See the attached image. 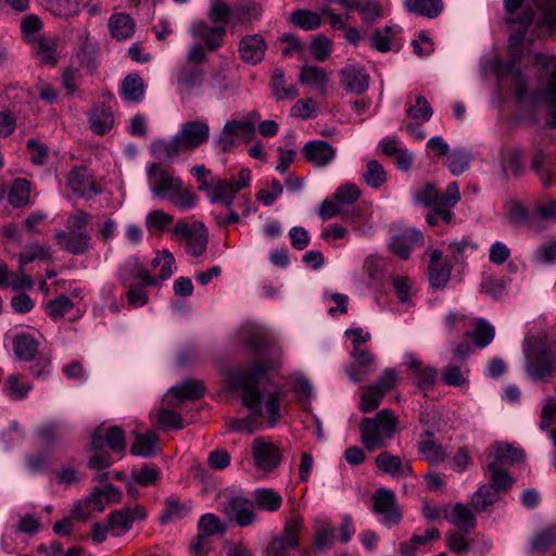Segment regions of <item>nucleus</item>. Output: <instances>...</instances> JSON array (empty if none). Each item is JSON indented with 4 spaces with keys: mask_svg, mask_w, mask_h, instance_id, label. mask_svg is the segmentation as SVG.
Masks as SVG:
<instances>
[{
    "mask_svg": "<svg viewBox=\"0 0 556 556\" xmlns=\"http://www.w3.org/2000/svg\"><path fill=\"white\" fill-rule=\"evenodd\" d=\"M408 368L416 378V384L421 390H427L433 386L438 371L433 367L425 366L413 355H408Z\"/></svg>",
    "mask_w": 556,
    "mask_h": 556,
    "instance_id": "29",
    "label": "nucleus"
},
{
    "mask_svg": "<svg viewBox=\"0 0 556 556\" xmlns=\"http://www.w3.org/2000/svg\"><path fill=\"white\" fill-rule=\"evenodd\" d=\"M188 513V508L177 500L167 498L165 501V507L160 516L162 525H166L173 520L185 517Z\"/></svg>",
    "mask_w": 556,
    "mask_h": 556,
    "instance_id": "53",
    "label": "nucleus"
},
{
    "mask_svg": "<svg viewBox=\"0 0 556 556\" xmlns=\"http://www.w3.org/2000/svg\"><path fill=\"white\" fill-rule=\"evenodd\" d=\"M498 491L491 484L480 486L471 497V504L477 511H484L498 500Z\"/></svg>",
    "mask_w": 556,
    "mask_h": 556,
    "instance_id": "41",
    "label": "nucleus"
},
{
    "mask_svg": "<svg viewBox=\"0 0 556 556\" xmlns=\"http://www.w3.org/2000/svg\"><path fill=\"white\" fill-rule=\"evenodd\" d=\"M245 345L255 355V362L249 368L229 374L228 380L233 389L240 390L242 404L257 415L262 414L261 381L269 371L279 367L277 352L270 339L264 332L253 330L244 338Z\"/></svg>",
    "mask_w": 556,
    "mask_h": 556,
    "instance_id": "1",
    "label": "nucleus"
},
{
    "mask_svg": "<svg viewBox=\"0 0 556 556\" xmlns=\"http://www.w3.org/2000/svg\"><path fill=\"white\" fill-rule=\"evenodd\" d=\"M525 453L509 443H498L495 446V460L493 463L515 465L523 462Z\"/></svg>",
    "mask_w": 556,
    "mask_h": 556,
    "instance_id": "43",
    "label": "nucleus"
},
{
    "mask_svg": "<svg viewBox=\"0 0 556 556\" xmlns=\"http://www.w3.org/2000/svg\"><path fill=\"white\" fill-rule=\"evenodd\" d=\"M109 28L114 38L125 40L134 35L135 22L128 14L117 13L110 17Z\"/></svg>",
    "mask_w": 556,
    "mask_h": 556,
    "instance_id": "35",
    "label": "nucleus"
},
{
    "mask_svg": "<svg viewBox=\"0 0 556 556\" xmlns=\"http://www.w3.org/2000/svg\"><path fill=\"white\" fill-rule=\"evenodd\" d=\"M422 235L416 229H408L391 238L390 249L401 258H407L415 245H421Z\"/></svg>",
    "mask_w": 556,
    "mask_h": 556,
    "instance_id": "27",
    "label": "nucleus"
},
{
    "mask_svg": "<svg viewBox=\"0 0 556 556\" xmlns=\"http://www.w3.org/2000/svg\"><path fill=\"white\" fill-rule=\"evenodd\" d=\"M232 14V10L224 0H213L207 17L214 25L226 27L230 23Z\"/></svg>",
    "mask_w": 556,
    "mask_h": 556,
    "instance_id": "46",
    "label": "nucleus"
},
{
    "mask_svg": "<svg viewBox=\"0 0 556 556\" xmlns=\"http://www.w3.org/2000/svg\"><path fill=\"white\" fill-rule=\"evenodd\" d=\"M252 502L254 507H257L260 510L275 513L281 507L282 497L273 489L260 488L254 490Z\"/></svg>",
    "mask_w": 556,
    "mask_h": 556,
    "instance_id": "32",
    "label": "nucleus"
},
{
    "mask_svg": "<svg viewBox=\"0 0 556 556\" xmlns=\"http://www.w3.org/2000/svg\"><path fill=\"white\" fill-rule=\"evenodd\" d=\"M89 126L97 135H104L114 127L112 109L105 104L94 106L89 113Z\"/></svg>",
    "mask_w": 556,
    "mask_h": 556,
    "instance_id": "28",
    "label": "nucleus"
},
{
    "mask_svg": "<svg viewBox=\"0 0 556 556\" xmlns=\"http://www.w3.org/2000/svg\"><path fill=\"white\" fill-rule=\"evenodd\" d=\"M267 45L260 34L249 35L241 38L239 42L240 59L247 64H258L265 56Z\"/></svg>",
    "mask_w": 556,
    "mask_h": 556,
    "instance_id": "21",
    "label": "nucleus"
},
{
    "mask_svg": "<svg viewBox=\"0 0 556 556\" xmlns=\"http://www.w3.org/2000/svg\"><path fill=\"white\" fill-rule=\"evenodd\" d=\"M417 448L421 457L429 464H440L447 458V454L441 444L434 440V433L426 430L420 434Z\"/></svg>",
    "mask_w": 556,
    "mask_h": 556,
    "instance_id": "25",
    "label": "nucleus"
},
{
    "mask_svg": "<svg viewBox=\"0 0 556 556\" xmlns=\"http://www.w3.org/2000/svg\"><path fill=\"white\" fill-rule=\"evenodd\" d=\"M150 191L159 199H169L182 187V180L172 175L160 163H151L147 169Z\"/></svg>",
    "mask_w": 556,
    "mask_h": 556,
    "instance_id": "8",
    "label": "nucleus"
},
{
    "mask_svg": "<svg viewBox=\"0 0 556 556\" xmlns=\"http://www.w3.org/2000/svg\"><path fill=\"white\" fill-rule=\"evenodd\" d=\"M67 186L74 194L80 198L89 199L102 192L86 167H74L70 170L67 174Z\"/></svg>",
    "mask_w": 556,
    "mask_h": 556,
    "instance_id": "16",
    "label": "nucleus"
},
{
    "mask_svg": "<svg viewBox=\"0 0 556 556\" xmlns=\"http://www.w3.org/2000/svg\"><path fill=\"white\" fill-rule=\"evenodd\" d=\"M348 10H355L365 22H374L382 17V9L378 1L367 0L361 2L359 0L351 1Z\"/></svg>",
    "mask_w": 556,
    "mask_h": 556,
    "instance_id": "44",
    "label": "nucleus"
},
{
    "mask_svg": "<svg viewBox=\"0 0 556 556\" xmlns=\"http://www.w3.org/2000/svg\"><path fill=\"white\" fill-rule=\"evenodd\" d=\"M147 510L142 505L125 506L121 509L113 510L108 520L111 530L121 529L123 532L128 531L135 521L144 520Z\"/></svg>",
    "mask_w": 556,
    "mask_h": 556,
    "instance_id": "18",
    "label": "nucleus"
},
{
    "mask_svg": "<svg viewBox=\"0 0 556 556\" xmlns=\"http://www.w3.org/2000/svg\"><path fill=\"white\" fill-rule=\"evenodd\" d=\"M105 445L115 453L124 452L126 447L124 430L117 426L98 427L91 434L90 447L92 451H101Z\"/></svg>",
    "mask_w": 556,
    "mask_h": 556,
    "instance_id": "13",
    "label": "nucleus"
},
{
    "mask_svg": "<svg viewBox=\"0 0 556 556\" xmlns=\"http://www.w3.org/2000/svg\"><path fill=\"white\" fill-rule=\"evenodd\" d=\"M173 215L167 214L162 210H153L147 215L146 226L149 231H165L168 229V226L173 223Z\"/></svg>",
    "mask_w": 556,
    "mask_h": 556,
    "instance_id": "55",
    "label": "nucleus"
},
{
    "mask_svg": "<svg viewBox=\"0 0 556 556\" xmlns=\"http://www.w3.org/2000/svg\"><path fill=\"white\" fill-rule=\"evenodd\" d=\"M506 218L513 225H521L526 222L532 223L529 220V212L526 206L517 200L509 201L506 206Z\"/></svg>",
    "mask_w": 556,
    "mask_h": 556,
    "instance_id": "58",
    "label": "nucleus"
},
{
    "mask_svg": "<svg viewBox=\"0 0 556 556\" xmlns=\"http://www.w3.org/2000/svg\"><path fill=\"white\" fill-rule=\"evenodd\" d=\"M72 300L66 295H60L56 299L48 301L46 313L54 320L63 318L73 308Z\"/></svg>",
    "mask_w": 556,
    "mask_h": 556,
    "instance_id": "50",
    "label": "nucleus"
},
{
    "mask_svg": "<svg viewBox=\"0 0 556 556\" xmlns=\"http://www.w3.org/2000/svg\"><path fill=\"white\" fill-rule=\"evenodd\" d=\"M31 389L33 386L30 383L22 381V375L20 374L9 375L3 384V392L13 401L26 399Z\"/></svg>",
    "mask_w": 556,
    "mask_h": 556,
    "instance_id": "38",
    "label": "nucleus"
},
{
    "mask_svg": "<svg viewBox=\"0 0 556 556\" xmlns=\"http://www.w3.org/2000/svg\"><path fill=\"white\" fill-rule=\"evenodd\" d=\"M446 519L464 532H468L476 527L475 514L467 505L462 503H457L453 506Z\"/></svg>",
    "mask_w": 556,
    "mask_h": 556,
    "instance_id": "36",
    "label": "nucleus"
},
{
    "mask_svg": "<svg viewBox=\"0 0 556 556\" xmlns=\"http://www.w3.org/2000/svg\"><path fill=\"white\" fill-rule=\"evenodd\" d=\"M176 207L181 211L192 208L197 205L198 197L190 187L182 185L179 191H176L168 199Z\"/></svg>",
    "mask_w": 556,
    "mask_h": 556,
    "instance_id": "57",
    "label": "nucleus"
},
{
    "mask_svg": "<svg viewBox=\"0 0 556 556\" xmlns=\"http://www.w3.org/2000/svg\"><path fill=\"white\" fill-rule=\"evenodd\" d=\"M556 545V523L548 525L533 533L530 540L531 553L544 554Z\"/></svg>",
    "mask_w": 556,
    "mask_h": 556,
    "instance_id": "31",
    "label": "nucleus"
},
{
    "mask_svg": "<svg viewBox=\"0 0 556 556\" xmlns=\"http://www.w3.org/2000/svg\"><path fill=\"white\" fill-rule=\"evenodd\" d=\"M309 51L316 61L324 62L332 51V41L319 34L312 40Z\"/></svg>",
    "mask_w": 556,
    "mask_h": 556,
    "instance_id": "56",
    "label": "nucleus"
},
{
    "mask_svg": "<svg viewBox=\"0 0 556 556\" xmlns=\"http://www.w3.org/2000/svg\"><path fill=\"white\" fill-rule=\"evenodd\" d=\"M401 458L392 455L390 452H382L376 457V465L379 470L395 476L401 469Z\"/></svg>",
    "mask_w": 556,
    "mask_h": 556,
    "instance_id": "62",
    "label": "nucleus"
},
{
    "mask_svg": "<svg viewBox=\"0 0 556 556\" xmlns=\"http://www.w3.org/2000/svg\"><path fill=\"white\" fill-rule=\"evenodd\" d=\"M39 345V341L28 332H17L12 337L13 353L23 362H31L38 354Z\"/></svg>",
    "mask_w": 556,
    "mask_h": 556,
    "instance_id": "26",
    "label": "nucleus"
},
{
    "mask_svg": "<svg viewBox=\"0 0 556 556\" xmlns=\"http://www.w3.org/2000/svg\"><path fill=\"white\" fill-rule=\"evenodd\" d=\"M429 283L434 289H443L451 277V267L447 265L429 266Z\"/></svg>",
    "mask_w": 556,
    "mask_h": 556,
    "instance_id": "60",
    "label": "nucleus"
},
{
    "mask_svg": "<svg viewBox=\"0 0 556 556\" xmlns=\"http://www.w3.org/2000/svg\"><path fill=\"white\" fill-rule=\"evenodd\" d=\"M251 448L254 465L258 470L270 472L280 465L282 459L281 447L269 439L255 438Z\"/></svg>",
    "mask_w": 556,
    "mask_h": 556,
    "instance_id": "10",
    "label": "nucleus"
},
{
    "mask_svg": "<svg viewBox=\"0 0 556 556\" xmlns=\"http://www.w3.org/2000/svg\"><path fill=\"white\" fill-rule=\"evenodd\" d=\"M299 79L302 84L315 86L321 92H325L326 86L329 81L326 71L314 65L302 66Z\"/></svg>",
    "mask_w": 556,
    "mask_h": 556,
    "instance_id": "39",
    "label": "nucleus"
},
{
    "mask_svg": "<svg viewBox=\"0 0 556 556\" xmlns=\"http://www.w3.org/2000/svg\"><path fill=\"white\" fill-rule=\"evenodd\" d=\"M157 440V435L153 432L137 434L131 446V454L143 457L153 456L155 454Z\"/></svg>",
    "mask_w": 556,
    "mask_h": 556,
    "instance_id": "45",
    "label": "nucleus"
},
{
    "mask_svg": "<svg viewBox=\"0 0 556 556\" xmlns=\"http://www.w3.org/2000/svg\"><path fill=\"white\" fill-rule=\"evenodd\" d=\"M397 427V420L391 409L380 410L375 418L366 417L359 424L364 446L372 452L384 446V439H391Z\"/></svg>",
    "mask_w": 556,
    "mask_h": 556,
    "instance_id": "2",
    "label": "nucleus"
},
{
    "mask_svg": "<svg viewBox=\"0 0 556 556\" xmlns=\"http://www.w3.org/2000/svg\"><path fill=\"white\" fill-rule=\"evenodd\" d=\"M157 421L164 430H179L185 427L181 414L168 408H162L159 412Z\"/></svg>",
    "mask_w": 556,
    "mask_h": 556,
    "instance_id": "59",
    "label": "nucleus"
},
{
    "mask_svg": "<svg viewBox=\"0 0 556 556\" xmlns=\"http://www.w3.org/2000/svg\"><path fill=\"white\" fill-rule=\"evenodd\" d=\"M30 182L25 178H16L9 192V202L14 207H23L29 203Z\"/></svg>",
    "mask_w": 556,
    "mask_h": 556,
    "instance_id": "42",
    "label": "nucleus"
},
{
    "mask_svg": "<svg viewBox=\"0 0 556 556\" xmlns=\"http://www.w3.org/2000/svg\"><path fill=\"white\" fill-rule=\"evenodd\" d=\"M526 371L534 380L549 379L556 376V357L542 341H534L525 349Z\"/></svg>",
    "mask_w": 556,
    "mask_h": 556,
    "instance_id": "3",
    "label": "nucleus"
},
{
    "mask_svg": "<svg viewBox=\"0 0 556 556\" xmlns=\"http://www.w3.org/2000/svg\"><path fill=\"white\" fill-rule=\"evenodd\" d=\"M173 233L186 241V251L189 255L199 257L206 251L208 233L201 222L189 225L185 220H179L175 225Z\"/></svg>",
    "mask_w": 556,
    "mask_h": 556,
    "instance_id": "7",
    "label": "nucleus"
},
{
    "mask_svg": "<svg viewBox=\"0 0 556 556\" xmlns=\"http://www.w3.org/2000/svg\"><path fill=\"white\" fill-rule=\"evenodd\" d=\"M372 511L380 515L381 521L387 526L397 525L402 518L394 493L383 488L378 489L372 495Z\"/></svg>",
    "mask_w": 556,
    "mask_h": 556,
    "instance_id": "12",
    "label": "nucleus"
},
{
    "mask_svg": "<svg viewBox=\"0 0 556 556\" xmlns=\"http://www.w3.org/2000/svg\"><path fill=\"white\" fill-rule=\"evenodd\" d=\"M383 397L381 392H378L376 388L369 386L361 395L359 409L363 413H370L379 406Z\"/></svg>",
    "mask_w": 556,
    "mask_h": 556,
    "instance_id": "64",
    "label": "nucleus"
},
{
    "mask_svg": "<svg viewBox=\"0 0 556 556\" xmlns=\"http://www.w3.org/2000/svg\"><path fill=\"white\" fill-rule=\"evenodd\" d=\"M289 21L304 30H315L321 25V17L318 13L304 9L293 11Z\"/></svg>",
    "mask_w": 556,
    "mask_h": 556,
    "instance_id": "40",
    "label": "nucleus"
},
{
    "mask_svg": "<svg viewBox=\"0 0 556 556\" xmlns=\"http://www.w3.org/2000/svg\"><path fill=\"white\" fill-rule=\"evenodd\" d=\"M351 358L353 362L345 368V372L353 382H361L371 370H375V356L370 351L353 349Z\"/></svg>",
    "mask_w": 556,
    "mask_h": 556,
    "instance_id": "19",
    "label": "nucleus"
},
{
    "mask_svg": "<svg viewBox=\"0 0 556 556\" xmlns=\"http://www.w3.org/2000/svg\"><path fill=\"white\" fill-rule=\"evenodd\" d=\"M122 97L129 102H140L144 94V84L139 74H128L122 81Z\"/></svg>",
    "mask_w": 556,
    "mask_h": 556,
    "instance_id": "37",
    "label": "nucleus"
},
{
    "mask_svg": "<svg viewBox=\"0 0 556 556\" xmlns=\"http://www.w3.org/2000/svg\"><path fill=\"white\" fill-rule=\"evenodd\" d=\"M406 114L412 119L421 118V121L427 122L431 118L433 111L430 103L424 96L416 97V104L409 105L406 109Z\"/></svg>",
    "mask_w": 556,
    "mask_h": 556,
    "instance_id": "61",
    "label": "nucleus"
},
{
    "mask_svg": "<svg viewBox=\"0 0 556 556\" xmlns=\"http://www.w3.org/2000/svg\"><path fill=\"white\" fill-rule=\"evenodd\" d=\"M220 511L227 520L236 522L239 527L252 526L256 520L254 503L239 494L227 496Z\"/></svg>",
    "mask_w": 556,
    "mask_h": 556,
    "instance_id": "9",
    "label": "nucleus"
},
{
    "mask_svg": "<svg viewBox=\"0 0 556 556\" xmlns=\"http://www.w3.org/2000/svg\"><path fill=\"white\" fill-rule=\"evenodd\" d=\"M223 128L224 134L242 137L245 141H251L255 136V128L243 119L227 121Z\"/></svg>",
    "mask_w": 556,
    "mask_h": 556,
    "instance_id": "51",
    "label": "nucleus"
},
{
    "mask_svg": "<svg viewBox=\"0 0 556 556\" xmlns=\"http://www.w3.org/2000/svg\"><path fill=\"white\" fill-rule=\"evenodd\" d=\"M204 81V68L200 64H182L177 72V91L184 97H190L201 88Z\"/></svg>",
    "mask_w": 556,
    "mask_h": 556,
    "instance_id": "15",
    "label": "nucleus"
},
{
    "mask_svg": "<svg viewBox=\"0 0 556 556\" xmlns=\"http://www.w3.org/2000/svg\"><path fill=\"white\" fill-rule=\"evenodd\" d=\"M152 154L161 161H172L185 152L177 136L170 140L156 139L151 143Z\"/></svg>",
    "mask_w": 556,
    "mask_h": 556,
    "instance_id": "33",
    "label": "nucleus"
},
{
    "mask_svg": "<svg viewBox=\"0 0 556 556\" xmlns=\"http://www.w3.org/2000/svg\"><path fill=\"white\" fill-rule=\"evenodd\" d=\"M251 181V170L242 168L236 180L232 176L227 180H216L215 192L211 195L212 203H223L228 211H233L232 205L236 194L248 188Z\"/></svg>",
    "mask_w": 556,
    "mask_h": 556,
    "instance_id": "11",
    "label": "nucleus"
},
{
    "mask_svg": "<svg viewBox=\"0 0 556 556\" xmlns=\"http://www.w3.org/2000/svg\"><path fill=\"white\" fill-rule=\"evenodd\" d=\"M210 127L207 123L201 121L186 122L177 138L185 152L193 151L208 140Z\"/></svg>",
    "mask_w": 556,
    "mask_h": 556,
    "instance_id": "14",
    "label": "nucleus"
},
{
    "mask_svg": "<svg viewBox=\"0 0 556 556\" xmlns=\"http://www.w3.org/2000/svg\"><path fill=\"white\" fill-rule=\"evenodd\" d=\"M403 5L408 12L427 18L438 17L443 10L442 0H404Z\"/></svg>",
    "mask_w": 556,
    "mask_h": 556,
    "instance_id": "30",
    "label": "nucleus"
},
{
    "mask_svg": "<svg viewBox=\"0 0 556 556\" xmlns=\"http://www.w3.org/2000/svg\"><path fill=\"white\" fill-rule=\"evenodd\" d=\"M488 471L490 472L491 485L494 486L498 492L507 491L511 488L514 480L497 463H490L488 465Z\"/></svg>",
    "mask_w": 556,
    "mask_h": 556,
    "instance_id": "47",
    "label": "nucleus"
},
{
    "mask_svg": "<svg viewBox=\"0 0 556 556\" xmlns=\"http://www.w3.org/2000/svg\"><path fill=\"white\" fill-rule=\"evenodd\" d=\"M525 29H517L509 36L508 49L511 60L503 66V73L511 76L516 100L523 102L528 97V83L517 63L521 56V49L526 36Z\"/></svg>",
    "mask_w": 556,
    "mask_h": 556,
    "instance_id": "4",
    "label": "nucleus"
},
{
    "mask_svg": "<svg viewBox=\"0 0 556 556\" xmlns=\"http://www.w3.org/2000/svg\"><path fill=\"white\" fill-rule=\"evenodd\" d=\"M287 396V392L275 386L271 392L267 393L264 402L265 412L267 414V422L269 427H275L282 417L281 402Z\"/></svg>",
    "mask_w": 556,
    "mask_h": 556,
    "instance_id": "34",
    "label": "nucleus"
},
{
    "mask_svg": "<svg viewBox=\"0 0 556 556\" xmlns=\"http://www.w3.org/2000/svg\"><path fill=\"white\" fill-rule=\"evenodd\" d=\"M340 85L350 93L362 94L369 86V75L354 65L339 71Z\"/></svg>",
    "mask_w": 556,
    "mask_h": 556,
    "instance_id": "24",
    "label": "nucleus"
},
{
    "mask_svg": "<svg viewBox=\"0 0 556 556\" xmlns=\"http://www.w3.org/2000/svg\"><path fill=\"white\" fill-rule=\"evenodd\" d=\"M198 528L205 536L214 534L223 535L227 530V527L214 514L203 515L198 522Z\"/></svg>",
    "mask_w": 556,
    "mask_h": 556,
    "instance_id": "52",
    "label": "nucleus"
},
{
    "mask_svg": "<svg viewBox=\"0 0 556 556\" xmlns=\"http://www.w3.org/2000/svg\"><path fill=\"white\" fill-rule=\"evenodd\" d=\"M58 244L73 255H80L90 249L91 237L87 231L60 230L55 233Z\"/></svg>",
    "mask_w": 556,
    "mask_h": 556,
    "instance_id": "22",
    "label": "nucleus"
},
{
    "mask_svg": "<svg viewBox=\"0 0 556 556\" xmlns=\"http://www.w3.org/2000/svg\"><path fill=\"white\" fill-rule=\"evenodd\" d=\"M495 336L494 327L484 319H479L472 331V340L479 348L489 345Z\"/></svg>",
    "mask_w": 556,
    "mask_h": 556,
    "instance_id": "54",
    "label": "nucleus"
},
{
    "mask_svg": "<svg viewBox=\"0 0 556 556\" xmlns=\"http://www.w3.org/2000/svg\"><path fill=\"white\" fill-rule=\"evenodd\" d=\"M304 160L316 167L328 166L337 155V149L325 140H312L302 149Z\"/></svg>",
    "mask_w": 556,
    "mask_h": 556,
    "instance_id": "17",
    "label": "nucleus"
},
{
    "mask_svg": "<svg viewBox=\"0 0 556 556\" xmlns=\"http://www.w3.org/2000/svg\"><path fill=\"white\" fill-rule=\"evenodd\" d=\"M460 199L457 182H450L444 192H440L434 184L428 182L414 192V201L426 207L455 206Z\"/></svg>",
    "mask_w": 556,
    "mask_h": 556,
    "instance_id": "6",
    "label": "nucleus"
},
{
    "mask_svg": "<svg viewBox=\"0 0 556 556\" xmlns=\"http://www.w3.org/2000/svg\"><path fill=\"white\" fill-rule=\"evenodd\" d=\"M470 155L463 150H454L447 156V166L454 175L463 174L469 166Z\"/></svg>",
    "mask_w": 556,
    "mask_h": 556,
    "instance_id": "63",
    "label": "nucleus"
},
{
    "mask_svg": "<svg viewBox=\"0 0 556 556\" xmlns=\"http://www.w3.org/2000/svg\"><path fill=\"white\" fill-rule=\"evenodd\" d=\"M205 394V386L201 380L187 378L180 384L172 387L167 394V403L168 405H174L172 399L178 401V403L190 400L195 401L203 397Z\"/></svg>",
    "mask_w": 556,
    "mask_h": 556,
    "instance_id": "23",
    "label": "nucleus"
},
{
    "mask_svg": "<svg viewBox=\"0 0 556 556\" xmlns=\"http://www.w3.org/2000/svg\"><path fill=\"white\" fill-rule=\"evenodd\" d=\"M342 219L349 223L354 229L365 232L368 219V208L363 204H357L351 210L342 212Z\"/></svg>",
    "mask_w": 556,
    "mask_h": 556,
    "instance_id": "48",
    "label": "nucleus"
},
{
    "mask_svg": "<svg viewBox=\"0 0 556 556\" xmlns=\"http://www.w3.org/2000/svg\"><path fill=\"white\" fill-rule=\"evenodd\" d=\"M303 518L294 515L287 519L281 533L275 535L265 548L264 556H289V552L299 546V533Z\"/></svg>",
    "mask_w": 556,
    "mask_h": 556,
    "instance_id": "5",
    "label": "nucleus"
},
{
    "mask_svg": "<svg viewBox=\"0 0 556 556\" xmlns=\"http://www.w3.org/2000/svg\"><path fill=\"white\" fill-rule=\"evenodd\" d=\"M363 179L371 188H380L387 180V173L377 160H370L363 173Z\"/></svg>",
    "mask_w": 556,
    "mask_h": 556,
    "instance_id": "49",
    "label": "nucleus"
},
{
    "mask_svg": "<svg viewBox=\"0 0 556 556\" xmlns=\"http://www.w3.org/2000/svg\"><path fill=\"white\" fill-rule=\"evenodd\" d=\"M190 33L193 38L202 40L208 50H216L223 45L226 27L223 25L210 26L204 21H194Z\"/></svg>",
    "mask_w": 556,
    "mask_h": 556,
    "instance_id": "20",
    "label": "nucleus"
}]
</instances>
